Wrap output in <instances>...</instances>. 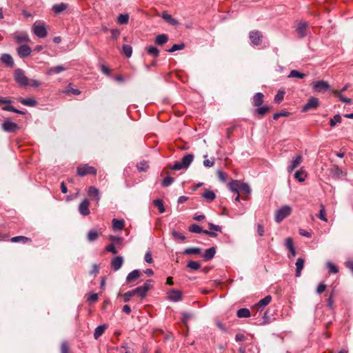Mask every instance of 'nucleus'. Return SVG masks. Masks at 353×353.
<instances>
[{
	"label": "nucleus",
	"mask_w": 353,
	"mask_h": 353,
	"mask_svg": "<svg viewBox=\"0 0 353 353\" xmlns=\"http://www.w3.org/2000/svg\"><path fill=\"white\" fill-rule=\"evenodd\" d=\"M228 188L234 193L239 194V192H243L245 194H250L251 189L248 183H241L237 180H233L228 184Z\"/></svg>",
	"instance_id": "1"
},
{
	"label": "nucleus",
	"mask_w": 353,
	"mask_h": 353,
	"mask_svg": "<svg viewBox=\"0 0 353 353\" xmlns=\"http://www.w3.org/2000/svg\"><path fill=\"white\" fill-rule=\"evenodd\" d=\"M193 160L194 155L192 154H186L180 161H175L174 165L171 167V169L173 170L187 169L190 165Z\"/></svg>",
	"instance_id": "2"
},
{
	"label": "nucleus",
	"mask_w": 353,
	"mask_h": 353,
	"mask_svg": "<svg viewBox=\"0 0 353 353\" xmlns=\"http://www.w3.org/2000/svg\"><path fill=\"white\" fill-rule=\"evenodd\" d=\"M13 77L16 83L20 86H28L29 79L26 76L25 72L22 69H16L14 72Z\"/></svg>",
	"instance_id": "3"
},
{
	"label": "nucleus",
	"mask_w": 353,
	"mask_h": 353,
	"mask_svg": "<svg viewBox=\"0 0 353 353\" xmlns=\"http://www.w3.org/2000/svg\"><path fill=\"white\" fill-rule=\"evenodd\" d=\"M292 213V208L289 205H283L275 212L274 219L276 223H281L285 218Z\"/></svg>",
	"instance_id": "4"
},
{
	"label": "nucleus",
	"mask_w": 353,
	"mask_h": 353,
	"mask_svg": "<svg viewBox=\"0 0 353 353\" xmlns=\"http://www.w3.org/2000/svg\"><path fill=\"white\" fill-rule=\"evenodd\" d=\"M32 31L39 38H44L47 36L48 32L43 22L36 21L32 26Z\"/></svg>",
	"instance_id": "5"
},
{
	"label": "nucleus",
	"mask_w": 353,
	"mask_h": 353,
	"mask_svg": "<svg viewBox=\"0 0 353 353\" xmlns=\"http://www.w3.org/2000/svg\"><path fill=\"white\" fill-rule=\"evenodd\" d=\"M97 169L92 166H90L87 164L79 167L77 168V174L80 176H84L87 174H96Z\"/></svg>",
	"instance_id": "6"
},
{
	"label": "nucleus",
	"mask_w": 353,
	"mask_h": 353,
	"mask_svg": "<svg viewBox=\"0 0 353 353\" xmlns=\"http://www.w3.org/2000/svg\"><path fill=\"white\" fill-rule=\"evenodd\" d=\"M319 105V99L312 97L309 98L307 102L303 105L302 108L303 112H307L310 110L316 109Z\"/></svg>",
	"instance_id": "7"
},
{
	"label": "nucleus",
	"mask_w": 353,
	"mask_h": 353,
	"mask_svg": "<svg viewBox=\"0 0 353 353\" xmlns=\"http://www.w3.org/2000/svg\"><path fill=\"white\" fill-rule=\"evenodd\" d=\"M189 231L192 233H204L205 234H208L210 236L212 237H216L217 236L216 233H214L212 231H208L206 230H203L199 225L196 224H192L189 227Z\"/></svg>",
	"instance_id": "8"
},
{
	"label": "nucleus",
	"mask_w": 353,
	"mask_h": 353,
	"mask_svg": "<svg viewBox=\"0 0 353 353\" xmlns=\"http://www.w3.org/2000/svg\"><path fill=\"white\" fill-rule=\"evenodd\" d=\"M263 37L262 33L259 30H253L250 32L249 38L251 43L254 46H259L261 43Z\"/></svg>",
	"instance_id": "9"
},
{
	"label": "nucleus",
	"mask_w": 353,
	"mask_h": 353,
	"mask_svg": "<svg viewBox=\"0 0 353 353\" xmlns=\"http://www.w3.org/2000/svg\"><path fill=\"white\" fill-rule=\"evenodd\" d=\"M303 162V157L301 154H299L293 157L292 160L290 161V165L288 167V172L291 173L292 171L298 168L301 163Z\"/></svg>",
	"instance_id": "10"
},
{
	"label": "nucleus",
	"mask_w": 353,
	"mask_h": 353,
	"mask_svg": "<svg viewBox=\"0 0 353 353\" xmlns=\"http://www.w3.org/2000/svg\"><path fill=\"white\" fill-rule=\"evenodd\" d=\"M330 85L325 81H316L312 83V88L316 92H322L327 90Z\"/></svg>",
	"instance_id": "11"
},
{
	"label": "nucleus",
	"mask_w": 353,
	"mask_h": 353,
	"mask_svg": "<svg viewBox=\"0 0 353 353\" xmlns=\"http://www.w3.org/2000/svg\"><path fill=\"white\" fill-rule=\"evenodd\" d=\"M17 52L19 57L26 58L30 55L32 49L27 45H20L17 48Z\"/></svg>",
	"instance_id": "12"
},
{
	"label": "nucleus",
	"mask_w": 353,
	"mask_h": 353,
	"mask_svg": "<svg viewBox=\"0 0 353 353\" xmlns=\"http://www.w3.org/2000/svg\"><path fill=\"white\" fill-rule=\"evenodd\" d=\"M168 299L173 302H178L182 299V292L176 289H172L168 292Z\"/></svg>",
	"instance_id": "13"
},
{
	"label": "nucleus",
	"mask_w": 353,
	"mask_h": 353,
	"mask_svg": "<svg viewBox=\"0 0 353 353\" xmlns=\"http://www.w3.org/2000/svg\"><path fill=\"white\" fill-rule=\"evenodd\" d=\"M90 202L88 199H84L79 205V213L83 216L88 215L90 212L89 210Z\"/></svg>",
	"instance_id": "14"
},
{
	"label": "nucleus",
	"mask_w": 353,
	"mask_h": 353,
	"mask_svg": "<svg viewBox=\"0 0 353 353\" xmlns=\"http://www.w3.org/2000/svg\"><path fill=\"white\" fill-rule=\"evenodd\" d=\"M2 128L5 132H13L19 129V126L14 122L6 121L2 124Z\"/></svg>",
	"instance_id": "15"
},
{
	"label": "nucleus",
	"mask_w": 353,
	"mask_h": 353,
	"mask_svg": "<svg viewBox=\"0 0 353 353\" xmlns=\"http://www.w3.org/2000/svg\"><path fill=\"white\" fill-rule=\"evenodd\" d=\"M123 264V258L121 256H117L113 258L111 261V266L114 271H118Z\"/></svg>",
	"instance_id": "16"
},
{
	"label": "nucleus",
	"mask_w": 353,
	"mask_h": 353,
	"mask_svg": "<svg viewBox=\"0 0 353 353\" xmlns=\"http://www.w3.org/2000/svg\"><path fill=\"white\" fill-rule=\"evenodd\" d=\"M141 275L139 270H134L130 272L126 276V283H130L139 279Z\"/></svg>",
	"instance_id": "17"
},
{
	"label": "nucleus",
	"mask_w": 353,
	"mask_h": 353,
	"mask_svg": "<svg viewBox=\"0 0 353 353\" xmlns=\"http://www.w3.org/2000/svg\"><path fill=\"white\" fill-rule=\"evenodd\" d=\"M330 173L335 179H340L342 176H346V172L343 171L338 165L332 168Z\"/></svg>",
	"instance_id": "18"
},
{
	"label": "nucleus",
	"mask_w": 353,
	"mask_h": 353,
	"mask_svg": "<svg viewBox=\"0 0 353 353\" xmlns=\"http://www.w3.org/2000/svg\"><path fill=\"white\" fill-rule=\"evenodd\" d=\"M2 63H5L8 66L12 68L14 66V61L12 56L9 54H2L0 58Z\"/></svg>",
	"instance_id": "19"
},
{
	"label": "nucleus",
	"mask_w": 353,
	"mask_h": 353,
	"mask_svg": "<svg viewBox=\"0 0 353 353\" xmlns=\"http://www.w3.org/2000/svg\"><path fill=\"white\" fill-rule=\"evenodd\" d=\"M307 27V23L305 21H301L298 24L296 31L301 37H304L306 36Z\"/></svg>",
	"instance_id": "20"
},
{
	"label": "nucleus",
	"mask_w": 353,
	"mask_h": 353,
	"mask_svg": "<svg viewBox=\"0 0 353 353\" xmlns=\"http://www.w3.org/2000/svg\"><path fill=\"white\" fill-rule=\"evenodd\" d=\"M216 248L214 247H212L205 251L204 254H203V258L206 261H210L214 258Z\"/></svg>",
	"instance_id": "21"
},
{
	"label": "nucleus",
	"mask_w": 353,
	"mask_h": 353,
	"mask_svg": "<svg viewBox=\"0 0 353 353\" xmlns=\"http://www.w3.org/2000/svg\"><path fill=\"white\" fill-rule=\"evenodd\" d=\"M16 41L19 43H28L30 41L28 34L26 32H23L14 35Z\"/></svg>",
	"instance_id": "22"
},
{
	"label": "nucleus",
	"mask_w": 353,
	"mask_h": 353,
	"mask_svg": "<svg viewBox=\"0 0 353 353\" xmlns=\"http://www.w3.org/2000/svg\"><path fill=\"white\" fill-rule=\"evenodd\" d=\"M305 261L302 258H298L295 263L296 265V276L299 277L301 274V271L304 267Z\"/></svg>",
	"instance_id": "23"
},
{
	"label": "nucleus",
	"mask_w": 353,
	"mask_h": 353,
	"mask_svg": "<svg viewBox=\"0 0 353 353\" xmlns=\"http://www.w3.org/2000/svg\"><path fill=\"white\" fill-rule=\"evenodd\" d=\"M88 195L90 196H93L94 198V200L96 201L97 203H98L100 200V194H99V190L94 187V186H91L88 189Z\"/></svg>",
	"instance_id": "24"
},
{
	"label": "nucleus",
	"mask_w": 353,
	"mask_h": 353,
	"mask_svg": "<svg viewBox=\"0 0 353 353\" xmlns=\"http://www.w3.org/2000/svg\"><path fill=\"white\" fill-rule=\"evenodd\" d=\"M66 70L63 65H57L55 67H52L49 68L46 72V74L48 76L52 75L54 74L61 73Z\"/></svg>",
	"instance_id": "25"
},
{
	"label": "nucleus",
	"mask_w": 353,
	"mask_h": 353,
	"mask_svg": "<svg viewBox=\"0 0 353 353\" xmlns=\"http://www.w3.org/2000/svg\"><path fill=\"white\" fill-rule=\"evenodd\" d=\"M263 94L261 92H257L253 97V105L256 107L261 106L263 103Z\"/></svg>",
	"instance_id": "26"
},
{
	"label": "nucleus",
	"mask_w": 353,
	"mask_h": 353,
	"mask_svg": "<svg viewBox=\"0 0 353 353\" xmlns=\"http://www.w3.org/2000/svg\"><path fill=\"white\" fill-rule=\"evenodd\" d=\"M124 227V221L114 219L112 220V228L114 231H121Z\"/></svg>",
	"instance_id": "27"
},
{
	"label": "nucleus",
	"mask_w": 353,
	"mask_h": 353,
	"mask_svg": "<svg viewBox=\"0 0 353 353\" xmlns=\"http://www.w3.org/2000/svg\"><path fill=\"white\" fill-rule=\"evenodd\" d=\"M67 4L64 3H61L58 4H54L52 6V10L55 14H60L63 12L67 8Z\"/></svg>",
	"instance_id": "28"
},
{
	"label": "nucleus",
	"mask_w": 353,
	"mask_h": 353,
	"mask_svg": "<svg viewBox=\"0 0 353 353\" xmlns=\"http://www.w3.org/2000/svg\"><path fill=\"white\" fill-rule=\"evenodd\" d=\"M161 17L165 19L169 23L176 26L178 25V21L174 19L170 14H169L167 12H163L161 14Z\"/></svg>",
	"instance_id": "29"
},
{
	"label": "nucleus",
	"mask_w": 353,
	"mask_h": 353,
	"mask_svg": "<svg viewBox=\"0 0 353 353\" xmlns=\"http://www.w3.org/2000/svg\"><path fill=\"white\" fill-rule=\"evenodd\" d=\"M18 101L22 103L23 105L30 106V107H34L37 105V101L33 99H23V98H19Z\"/></svg>",
	"instance_id": "30"
},
{
	"label": "nucleus",
	"mask_w": 353,
	"mask_h": 353,
	"mask_svg": "<svg viewBox=\"0 0 353 353\" xmlns=\"http://www.w3.org/2000/svg\"><path fill=\"white\" fill-rule=\"evenodd\" d=\"M202 196L205 198L207 200V201L211 202L215 199L216 194L212 190H205V192L203 193Z\"/></svg>",
	"instance_id": "31"
},
{
	"label": "nucleus",
	"mask_w": 353,
	"mask_h": 353,
	"mask_svg": "<svg viewBox=\"0 0 353 353\" xmlns=\"http://www.w3.org/2000/svg\"><path fill=\"white\" fill-rule=\"evenodd\" d=\"M105 329H106V325L105 324L97 326L95 328L94 332V339H97L98 338H99L103 334Z\"/></svg>",
	"instance_id": "32"
},
{
	"label": "nucleus",
	"mask_w": 353,
	"mask_h": 353,
	"mask_svg": "<svg viewBox=\"0 0 353 353\" xmlns=\"http://www.w3.org/2000/svg\"><path fill=\"white\" fill-rule=\"evenodd\" d=\"M168 41V37L165 34H161L157 36L155 43L157 45L162 46Z\"/></svg>",
	"instance_id": "33"
},
{
	"label": "nucleus",
	"mask_w": 353,
	"mask_h": 353,
	"mask_svg": "<svg viewBox=\"0 0 353 353\" xmlns=\"http://www.w3.org/2000/svg\"><path fill=\"white\" fill-rule=\"evenodd\" d=\"M332 93L334 94L339 99L340 101L345 103H351L352 99L350 98H346L341 94V92H339L337 90H333Z\"/></svg>",
	"instance_id": "34"
},
{
	"label": "nucleus",
	"mask_w": 353,
	"mask_h": 353,
	"mask_svg": "<svg viewBox=\"0 0 353 353\" xmlns=\"http://www.w3.org/2000/svg\"><path fill=\"white\" fill-rule=\"evenodd\" d=\"M307 176V173L303 170H298L294 174V178L297 179L299 182H303L305 180Z\"/></svg>",
	"instance_id": "35"
},
{
	"label": "nucleus",
	"mask_w": 353,
	"mask_h": 353,
	"mask_svg": "<svg viewBox=\"0 0 353 353\" xmlns=\"http://www.w3.org/2000/svg\"><path fill=\"white\" fill-rule=\"evenodd\" d=\"M250 315V312L247 308H241L238 310L236 312V316L239 318H248Z\"/></svg>",
	"instance_id": "36"
},
{
	"label": "nucleus",
	"mask_w": 353,
	"mask_h": 353,
	"mask_svg": "<svg viewBox=\"0 0 353 353\" xmlns=\"http://www.w3.org/2000/svg\"><path fill=\"white\" fill-rule=\"evenodd\" d=\"M306 76L305 74L302 73L296 70H292L290 71L288 74V78H297V79H303Z\"/></svg>",
	"instance_id": "37"
},
{
	"label": "nucleus",
	"mask_w": 353,
	"mask_h": 353,
	"mask_svg": "<svg viewBox=\"0 0 353 353\" xmlns=\"http://www.w3.org/2000/svg\"><path fill=\"white\" fill-rule=\"evenodd\" d=\"M201 249L196 247L188 248L184 250V254H201Z\"/></svg>",
	"instance_id": "38"
},
{
	"label": "nucleus",
	"mask_w": 353,
	"mask_h": 353,
	"mask_svg": "<svg viewBox=\"0 0 353 353\" xmlns=\"http://www.w3.org/2000/svg\"><path fill=\"white\" fill-rule=\"evenodd\" d=\"M272 301V296L270 295H268L265 296L263 299H261L257 303V306H260L263 307L268 305Z\"/></svg>",
	"instance_id": "39"
},
{
	"label": "nucleus",
	"mask_w": 353,
	"mask_h": 353,
	"mask_svg": "<svg viewBox=\"0 0 353 353\" xmlns=\"http://www.w3.org/2000/svg\"><path fill=\"white\" fill-rule=\"evenodd\" d=\"M145 50L149 54L154 57H157L159 55V50L155 46H148L145 48Z\"/></svg>",
	"instance_id": "40"
},
{
	"label": "nucleus",
	"mask_w": 353,
	"mask_h": 353,
	"mask_svg": "<svg viewBox=\"0 0 353 353\" xmlns=\"http://www.w3.org/2000/svg\"><path fill=\"white\" fill-rule=\"evenodd\" d=\"M285 93L284 90H279L274 97V101L276 103H280L284 98Z\"/></svg>",
	"instance_id": "41"
},
{
	"label": "nucleus",
	"mask_w": 353,
	"mask_h": 353,
	"mask_svg": "<svg viewBox=\"0 0 353 353\" xmlns=\"http://www.w3.org/2000/svg\"><path fill=\"white\" fill-rule=\"evenodd\" d=\"M98 237H99V233L96 230H90L88 233L87 238L90 242H92V241L97 240L98 239Z\"/></svg>",
	"instance_id": "42"
},
{
	"label": "nucleus",
	"mask_w": 353,
	"mask_h": 353,
	"mask_svg": "<svg viewBox=\"0 0 353 353\" xmlns=\"http://www.w3.org/2000/svg\"><path fill=\"white\" fill-rule=\"evenodd\" d=\"M134 294H137L139 296H140L141 299L145 297L147 294V292L145 291L141 286L137 287L135 289L132 290Z\"/></svg>",
	"instance_id": "43"
},
{
	"label": "nucleus",
	"mask_w": 353,
	"mask_h": 353,
	"mask_svg": "<svg viewBox=\"0 0 353 353\" xmlns=\"http://www.w3.org/2000/svg\"><path fill=\"white\" fill-rule=\"evenodd\" d=\"M269 110L270 107L268 105H265L262 107L259 106L257 109L255 110V112L261 117H263Z\"/></svg>",
	"instance_id": "44"
},
{
	"label": "nucleus",
	"mask_w": 353,
	"mask_h": 353,
	"mask_svg": "<svg viewBox=\"0 0 353 353\" xmlns=\"http://www.w3.org/2000/svg\"><path fill=\"white\" fill-rule=\"evenodd\" d=\"M153 203L154 205V206H156L159 212L161 213H163L165 212V208H164V205H163V202L161 199H155L153 201Z\"/></svg>",
	"instance_id": "45"
},
{
	"label": "nucleus",
	"mask_w": 353,
	"mask_h": 353,
	"mask_svg": "<svg viewBox=\"0 0 353 353\" xmlns=\"http://www.w3.org/2000/svg\"><path fill=\"white\" fill-rule=\"evenodd\" d=\"M129 21V15L128 14H120L118 17V23L121 25L127 24Z\"/></svg>",
	"instance_id": "46"
},
{
	"label": "nucleus",
	"mask_w": 353,
	"mask_h": 353,
	"mask_svg": "<svg viewBox=\"0 0 353 353\" xmlns=\"http://www.w3.org/2000/svg\"><path fill=\"white\" fill-rule=\"evenodd\" d=\"M341 122V117L339 114H335L333 118L330 119V125L331 127H334L337 123Z\"/></svg>",
	"instance_id": "47"
},
{
	"label": "nucleus",
	"mask_w": 353,
	"mask_h": 353,
	"mask_svg": "<svg viewBox=\"0 0 353 353\" xmlns=\"http://www.w3.org/2000/svg\"><path fill=\"white\" fill-rule=\"evenodd\" d=\"M200 263L194 261H190L187 264V268L192 270H197L200 268Z\"/></svg>",
	"instance_id": "48"
},
{
	"label": "nucleus",
	"mask_w": 353,
	"mask_h": 353,
	"mask_svg": "<svg viewBox=\"0 0 353 353\" xmlns=\"http://www.w3.org/2000/svg\"><path fill=\"white\" fill-rule=\"evenodd\" d=\"M11 241L14 243L22 242L23 243H26L28 241H30V239L23 236H18L12 237L11 239Z\"/></svg>",
	"instance_id": "49"
},
{
	"label": "nucleus",
	"mask_w": 353,
	"mask_h": 353,
	"mask_svg": "<svg viewBox=\"0 0 353 353\" xmlns=\"http://www.w3.org/2000/svg\"><path fill=\"white\" fill-rule=\"evenodd\" d=\"M320 211H319V215H318V217L325 221V222H327V219L326 218V216H325V206L323 205V204H321L320 205Z\"/></svg>",
	"instance_id": "50"
},
{
	"label": "nucleus",
	"mask_w": 353,
	"mask_h": 353,
	"mask_svg": "<svg viewBox=\"0 0 353 353\" xmlns=\"http://www.w3.org/2000/svg\"><path fill=\"white\" fill-rule=\"evenodd\" d=\"M2 110L5 111L13 112L19 114H24V112L21 110H17L12 105H6L2 107Z\"/></svg>",
	"instance_id": "51"
},
{
	"label": "nucleus",
	"mask_w": 353,
	"mask_h": 353,
	"mask_svg": "<svg viewBox=\"0 0 353 353\" xmlns=\"http://www.w3.org/2000/svg\"><path fill=\"white\" fill-rule=\"evenodd\" d=\"M122 48L123 53L127 57H130L132 56V48L130 46L125 44L123 46Z\"/></svg>",
	"instance_id": "52"
},
{
	"label": "nucleus",
	"mask_w": 353,
	"mask_h": 353,
	"mask_svg": "<svg viewBox=\"0 0 353 353\" xmlns=\"http://www.w3.org/2000/svg\"><path fill=\"white\" fill-rule=\"evenodd\" d=\"M185 48V44L183 43H178V44H174L171 48L168 50V52H174L176 50H183Z\"/></svg>",
	"instance_id": "53"
},
{
	"label": "nucleus",
	"mask_w": 353,
	"mask_h": 353,
	"mask_svg": "<svg viewBox=\"0 0 353 353\" xmlns=\"http://www.w3.org/2000/svg\"><path fill=\"white\" fill-rule=\"evenodd\" d=\"M173 182H174V178H172L171 176H167L163 179V181L161 182V185L163 187L165 188V187L170 186Z\"/></svg>",
	"instance_id": "54"
},
{
	"label": "nucleus",
	"mask_w": 353,
	"mask_h": 353,
	"mask_svg": "<svg viewBox=\"0 0 353 353\" xmlns=\"http://www.w3.org/2000/svg\"><path fill=\"white\" fill-rule=\"evenodd\" d=\"M208 155L205 154L203 156V157L205 159L204 161H203V165L205 167H212L214 164V158H212L211 159H207Z\"/></svg>",
	"instance_id": "55"
},
{
	"label": "nucleus",
	"mask_w": 353,
	"mask_h": 353,
	"mask_svg": "<svg viewBox=\"0 0 353 353\" xmlns=\"http://www.w3.org/2000/svg\"><path fill=\"white\" fill-rule=\"evenodd\" d=\"M137 169L139 171H145L148 168V165L145 161H141L137 163Z\"/></svg>",
	"instance_id": "56"
},
{
	"label": "nucleus",
	"mask_w": 353,
	"mask_h": 353,
	"mask_svg": "<svg viewBox=\"0 0 353 353\" xmlns=\"http://www.w3.org/2000/svg\"><path fill=\"white\" fill-rule=\"evenodd\" d=\"M208 226H209V229H210L209 231H212L214 233H216L215 232H221V228L219 225H216L212 223H209Z\"/></svg>",
	"instance_id": "57"
},
{
	"label": "nucleus",
	"mask_w": 353,
	"mask_h": 353,
	"mask_svg": "<svg viewBox=\"0 0 353 353\" xmlns=\"http://www.w3.org/2000/svg\"><path fill=\"white\" fill-rule=\"evenodd\" d=\"M134 296L133 290L128 291L123 294L124 302H129L132 296Z\"/></svg>",
	"instance_id": "58"
},
{
	"label": "nucleus",
	"mask_w": 353,
	"mask_h": 353,
	"mask_svg": "<svg viewBox=\"0 0 353 353\" xmlns=\"http://www.w3.org/2000/svg\"><path fill=\"white\" fill-rule=\"evenodd\" d=\"M289 115V112L285 111H282L279 112L274 113L273 114V119L274 120H277L280 117H288Z\"/></svg>",
	"instance_id": "59"
},
{
	"label": "nucleus",
	"mask_w": 353,
	"mask_h": 353,
	"mask_svg": "<svg viewBox=\"0 0 353 353\" xmlns=\"http://www.w3.org/2000/svg\"><path fill=\"white\" fill-rule=\"evenodd\" d=\"M327 267L332 273L336 274L339 271L337 267L330 262L327 263Z\"/></svg>",
	"instance_id": "60"
},
{
	"label": "nucleus",
	"mask_w": 353,
	"mask_h": 353,
	"mask_svg": "<svg viewBox=\"0 0 353 353\" xmlns=\"http://www.w3.org/2000/svg\"><path fill=\"white\" fill-rule=\"evenodd\" d=\"M285 246L288 250H292L294 248L293 243V239L291 237H288L285 240Z\"/></svg>",
	"instance_id": "61"
},
{
	"label": "nucleus",
	"mask_w": 353,
	"mask_h": 353,
	"mask_svg": "<svg viewBox=\"0 0 353 353\" xmlns=\"http://www.w3.org/2000/svg\"><path fill=\"white\" fill-rule=\"evenodd\" d=\"M61 353H70L69 347L65 341H63L61 343Z\"/></svg>",
	"instance_id": "62"
},
{
	"label": "nucleus",
	"mask_w": 353,
	"mask_h": 353,
	"mask_svg": "<svg viewBox=\"0 0 353 353\" xmlns=\"http://www.w3.org/2000/svg\"><path fill=\"white\" fill-rule=\"evenodd\" d=\"M217 176H218V178L219 179V180H221V181L225 182L227 179L226 173H225L224 172H223L221 170L217 171Z\"/></svg>",
	"instance_id": "63"
},
{
	"label": "nucleus",
	"mask_w": 353,
	"mask_h": 353,
	"mask_svg": "<svg viewBox=\"0 0 353 353\" xmlns=\"http://www.w3.org/2000/svg\"><path fill=\"white\" fill-rule=\"evenodd\" d=\"M151 283H152V280H150V279L147 280L146 282L143 285H141L142 288L148 292V290H150L152 287V285H151Z\"/></svg>",
	"instance_id": "64"
}]
</instances>
